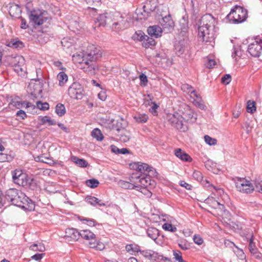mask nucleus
Here are the masks:
<instances>
[{
  "label": "nucleus",
  "mask_w": 262,
  "mask_h": 262,
  "mask_svg": "<svg viewBox=\"0 0 262 262\" xmlns=\"http://www.w3.org/2000/svg\"><path fill=\"white\" fill-rule=\"evenodd\" d=\"M101 56L100 50L94 45L89 46L85 52L73 55V60L79 64L80 68L85 73L94 75L98 70L96 61Z\"/></svg>",
  "instance_id": "nucleus-1"
},
{
  "label": "nucleus",
  "mask_w": 262,
  "mask_h": 262,
  "mask_svg": "<svg viewBox=\"0 0 262 262\" xmlns=\"http://www.w3.org/2000/svg\"><path fill=\"white\" fill-rule=\"evenodd\" d=\"M216 21L211 14L204 15L200 19L198 27V37L206 42L214 43Z\"/></svg>",
  "instance_id": "nucleus-2"
},
{
  "label": "nucleus",
  "mask_w": 262,
  "mask_h": 262,
  "mask_svg": "<svg viewBox=\"0 0 262 262\" xmlns=\"http://www.w3.org/2000/svg\"><path fill=\"white\" fill-rule=\"evenodd\" d=\"M6 199L12 204L27 210L31 211L34 208V204L23 192L14 188L7 190L5 192Z\"/></svg>",
  "instance_id": "nucleus-3"
},
{
  "label": "nucleus",
  "mask_w": 262,
  "mask_h": 262,
  "mask_svg": "<svg viewBox=\"0 0 262 262\" xmlns=\"http://www.w3.org/2000/svg\"><path fill=\"white\" fill-rule=\"evenodd\" d=\"M13 181L16 184L23 187L33 188V179L20 169H15L12 173Z\"/></svg>",
  "instance_id": "nucleus-4"
},
{
  "label": "nucleus",
  "mask_w": 262,
  "mask_h": 262,
  "mask_svg": "<svg viewBox=\"0 0 262 262\" xmlns=\"http://www.w3.org/2000/svg\"><path fill=\"white\" fill-rule=\"evenodd\" d=\"M247 11L242 7L236 6L232 9L227 17L230 22L241 23L244 21L247 17Z\"/></svg>",
  "instance_id": "nucleus-5"
},
{
  "label": "nucleus",
  "mask_w": 262,
  "mask_h": 262,
  "mask_svg": "<svg viewBox=\"0 0 262 262\" xmlns=\"http://www.w3.org/2000/svg\"><path fill=\"white\" fill-rule=\"evenodd\" d=\"M47 15V13L46 11L33 10L31 11L29 18L34 25L40 26L48 19Z\"/></svg>",
  "instance_id": "nucleus-6"
},
{
  "label": "nucleus",
  "mask_w": 262,
  "mask_h": 262,
  "mask_svg": "<svg viewBox=\"0 0 262 262\" xmlns=\"http://www.w3.org/2000/svg\"><path fill=\"white\" fill-rule=\"evenodd\" d=\"M248 52L253 57H258L262 53V38L256 37L249 45Z\"/></svg>",
  "instance_id": "nucleus-7"
},
{
  "label": "nucleus",
  "mask_w": 262,
  "mask_h": 262,
  "mask_svg": "<svg viewBox=\"0 0 262 262\" xmlns=\"http://www.w3.org/2000/svg\"><path fill=\"white\" fill-rule=\"evenodd\" d=\"M130 182L134 183L139 187H147L150 185H152L155 183L154 181L151 180L149 176H144L143 175L137 176L136 174H133L130 179Z\"/></svg>",
  "instance_id": "nucleus-8"
},
{
  "label": "nucleus",
  "mask_w": 262,
  "mask_h": 262,
  "mask_svg": "<svg viewBox=\"0 0 262 262\" xmlns=\"http://www.w3.org/2000/svg\"><path fill=\"white\" fill-rule=\"evenodd\" d=\"M235 185L237 190L242 193H250L255 189L250 181L244 178L238 179Z\"/></svg>",
  "instance_id": "nucleus-9"
},
{
  "label": "nucleus",
  "mask_w": 262,
  "mask_h": 262,
  "mask_svg": "<svg viewBox=\"0 0 262 262\" xmlns=\"http://www.w3.org/2000/svg\"><path fill=\"white\" fill-rule=\"evenodd\" d=\"M167 119L177 129L185 130L183 127V117L179 113L168 114L167 116Z\"/></svg>",
  "instance_id": "nucleus-10"
},
{
  "label": "nucleus",
  "mask_w": 262,
  "mask_h": 262,
  "mask_svg": "<svg viewBox=\"0 0 262 262\" xmlns=\"http://www.w3.org/2000/svg\"><path fill=\"white\" fill-rule=\"evenodd\" d=\"M138 39L142 42V46L145 48H151L156 45V41L151 36L145 35L143 32L140 31L137 33Z\"/></svg>",
  "instance_id": "nucleus-11"
},
{
  "label": "nucleus",
  "mask_w": 262,
  "mask_h": 262,
  "mask_svg": "<svg viewBox=\"0 0 262 262\" xmlns=\"http://www.w3.org/2000/svg\"><path fill=\"white\" fill-rule=\"evenodd\" d=\"M205 203L213 208H219L221 212H223L221 214V215H223V213L225 215H227L229 213V212L225 209L224 204L216 200L213 197H208L205 200Z\"/></svg>",
  "instance_id": "nucleus-12"
},
{
  "label": "nucleus",
  "mask_w": 262,
  "mask_h": 262,
  "mask_svg": "<svg viewBox=\"0 0 262 262\" xmlns=\"http://www.w3.org/2000/svg\"><path fill=\"white\" fill-rule=\"evenodd\" d=\"M68 94L71 98L76 99H81L83 95L80 85L77 83H73L69 88Z\"/></svg>",
  "instance_id": "nucleus-13"
},
{
  "label": "nucleus",
  "mask_w": 262,
  "mask_h": 262,
  "mask_svg": "<svg viewBox=\"0 0 262 262\" xmlns=\"http://www.w3.org/2000/svg\"><path fill=\"white\" fill-rule=\"evenodd\" d=\"M160 23L163 27V31L166 33L171 32L174 27V23L171 18L170 15L163 17L160 20Z\"/></svg>",
  "instance_id": "nucleus-14"
},
{
  "label": "nucleus",
  "mask_w": 262,
  "mask_h": 262,
  "mask_svg": "<svg viewBox=\"0 0 262 262\" xmlns=\"http://www.w3.org/2000/svg\"><path fill=\"white\" fill-rule=\"evenodd\" d=\"M113 14L111 13H105L99 15L97 18V21L99 23V26L104 27L106 25H111L113 23Z\"/></svg>",
  "instance_id": "nucleus-15"
},
{
  "label": "nucleus",
  "mask_w": 262,
  "mask_h": 262,
  "mask_svg": "<svg viewBox=\"0 0 262 262\" xmlns=\"http://www.w3.org/2000/svg\"><path fill=\"white\" fill-rule=\"evenodd\" d=\"M205 186L207 187L212 188L214 191H212V194H213L215 196L218 195L222 198L224 202L227 201L229 200L228 196L227 194L224 193V191L223 189L221 188H217L216 187L210 184L209 182L208 181H206Z\"/></svg>",
  "instance_id": "nucleus-16"
},
{
  "label": "nucleus",
  "mask_w": 262,
  "mask_h": 262,
  "mask_svg": "<svg viewBox=\"0 0 262 262\" xmlns=\"http://www.w3.org/2000/svg\"><path fill=\"white\" fill-rule=\"evenodd\" d=\"M28 89L31 95L35 98L38 97L42 92L41 86L39 82H31L28 85Z\"/></svg>",
  "instance_id": "nucleus-17"
},
{
  "label": "nucleus",
  "mask_w": 262,
  "mask_h": 262,
  "mask_svg": "<svg viewBox=\"0 0 262 262\" xmlns=\"http://www.w3.org/2000/svg\"><path fill=\"white\" fill-rule=\"evenodd\" d=\"M140 252L145 257L152 260H156L157 259H163L164 257L162 255H159L158 254L154 251L150 250H140Z\"/></svg>",
  "instance_id": "nucleus-18"
},
{
  "label": "nucleus",
  "mask_w": 262,
  "mask_h": 262,
  "mask_svg": "<svg viewBox=\"0 0 262 262\" xmlns=\"http://www.w3.org/2000/svg\"><path fill=\"white\" fill-rule=\"evenodd\" d=\"M163 31V30L157 25L150 26L147 29V32L151 37L158 38L161 37Z\"/></svg>",
  "instance_id": "nucleus-19"
},
{
  "label": "nucleus",
  "mask_w": 262,
  "mask_h": 262,
  "mask_svg": "<svg viewBox=\"0 0 262 262\" xmlns=\"http://www.w3.org/2000/svg\"><path fill=\"white\" fill-rule=\"evenodd\" d=\"M182 117H183V120H185L187 122H194L196 120V117L193 111L188 106H186L185 112L183 113Z\"/></svg>",
  "instance_id": "nucleus-20"
},
{
  "label": "nucleus",
  "mask_w": 262,
  "mask_h": 262,
  "mask_svg": "<svg viewBox=\"0 0 262 262\" xmlns=\"http://www.w3.org/2000/svg\"><path fill=\"white\" fill-rule=\"evenodd\" d=\"M9 105L12 107H14L17 109H20L23 107H25L26 108L30 107H34V106L30 102H26L25 101H20L16 100H12L10 103Z\"/></svg>",
  "instance_id": "nucleus-21"
},
{
  "label": "nucleus",
  "mask_w": 262,
  "mask_h": 262,
  "mask_svg": "<svg viewBox=\"0 0 262 262\" xmlns=\"http://www.w3.org/2000/svg\"><path fill=\"white\" fill-rule=\"evenodd\" d=\"M80 232L74 228H69L66 230L65 237L70 238L72 241H77L79 238Z\"/></svg>",
  "instance_id": "nucleus-22"
},
{
  "label": "nucleus",
  "mask_w": 262,
  "mask_h": 262,
  "mask_svg": "<svg viewBox=\"0 0 262 262\" xmlns=\"http://www.w3.org/2000/svg\"><path fill=\"white\" fill-rule=\"evenodd\" d=\"M175 156L183 161L191 162L192 158L181 148H178L175 150Z\"/></svg>",
  "instance_id": "nucleus-23"
},
{
  "label": "nucleus",
  "mask_w": 262,
  "mask_h": 262,
  "mask_svg": "<svg viewBox=\"0 0 262 262\" xmlns=\"http://www.w3.org/2000/svg\"><path fill=\"white\" fill-rule=\"evenodd\" d=\"M6 45L13 49H22L24 47V43L18 39H12L10 40H7Z\"/></svg>",
  "instance_id": "nucleus-24"
},
{
  "label": "nucleus",
  "mask_w": 262,
  "mask_h": 262,
  "mask_svg": "<svg viewBox=\"0 0 262 262\" xmlns=\"http://www.w3.org/2000/svg\"><path fill=\"white\" fill-rule=\"evenodd\" d=\"M9 61L12 66L24 65L25 59L20 55H16L14 57L11 56L9 58Z\"/></svg>",
  "instance_id": "nucleus-25"
},
{
  "label": "nucleus",
  "mask_w": 262,
  "mask_h": 262,
  "mask_svg": "<svg viewBox=\"0 0 262 262\" xmlns=\"http://www.w3.org/2000/svg\"><path fill=\"white\" fill-rule=\"evenodd\" d=\"M180 30L181 32L186 33L189 29L188 16L187 14L184 15L180 21Z\"/></svg>",
  "instance_id": "nucleus-26"
},
{
  "label": "nucleus",
  "mask_w": 262,
  "mask_h": 262,
  "mask_svg": "<svg viewBox=\"0 0 262 262\" xmlns=\"http://www.w3.org/2000/svg\"><path fill=\"white\" fill-rule=\"evenodd\" d=\"M85 201L88 203L93 206L97 205L99 206H105L106 205L101 200H99L98 198L93 196H87L85 198Z\"/></svg>",
  "instance_id": "nucleus-27"
},
{
  "label": "nucleus",
  "mask_w": 262,
  "mask_h": 262,
  "mask_svg": "<svg viewBox=\"0 0 262 262\" xmlns=\"http://www.w3.org/2000/svg\"><path fill=\"white\" fill-rule=\"evenodd\" d=\"M81 237L86 240H95V235L89 230H83L80 231L79 237Z\"/></svg>",
  "instance_id": "nucleus-28"
},
{
  "label": "nucleus",
  "mask_w": 262,
  "mask_h": 262,
  "mask_svg": "<svg viewBox=\"0 0 262 262\" xmlns=\"http://www.w3.org/2000/svg\"><path fill=\"white\" fill-rule=\"evenodd\" d=\"M186 48V42L184 41H181L175 45L176 54L178 56L183 54Z\"/></svg>",
  "instance_id": "nucleus-29"
},
{
  "label": "nucleus",
  "mask_w": 262,
  "mask_h": 262,
  "mask_svg": "<svg viewBox=\"0 0 262 262\" xmlns=\"http://www.w3.org/2000/svg\"><path fill=\"white\" fill-rule=\"evenodd\" d=\"M21 12L20 7L17 5H13L9 8V13L10 15L14 17H19Z\"/></svg>",
  "instance_id": "nucleus-30"
},
{
  "label": "nucleus",
  "mask_w": 262,
  "mask_h": 262,
  "mask_svg": "<svg viewBox=\"0 0 262 262\" xmlns=\"http://www.w3.org/2000/svg\"><path fill=\"white\" fill-rule=\"evenodd\" d=\"M71 161L80 167L84 168L88 165V163L86 160L83 159H79L76 156H72Z\"/></svg>",
  "instance_id": "nucleus-31"
},
{
  "label": "nucleus",
  "mask_w": 262,
  "mask_h": 262,
  "mask_svg": "<svg viewBox=\"0 0 262 262\" xmlns=\"http://www.w3.org/2000/svg\"><path fill=\"white\" fill-rule=\"evenodd\" d=\"M126 251L130 254H135L136 252L140 251V247L138 245L134 244H128L125 246Z\"/></svg>",
  "instance_id": "nucleus-32"
},
{
  "label": "nucleus",
  "mask_w": 262,
  "mask_h": 262,
  "mask_svg": "<svg viewBox=\"0 0 262 262\" xmlns=\"http://www.w3.org/2000/svg\"><path fill=\"white\" fill-rule=\"evenodd\" d=\"M120 186L124 189H133L136 188H139V186L136 185V184L133 182H128L124 181H121L119 183Z\"/></svg>",
  "instance_id": "nucleus-33"
},
{
  "label": "nucleus",
  "mask_w": 262,
  "mask_h": 262,
  "mask_svg": "<svg viewBox=\"0 0 262 262\" xmlns=\"http://www.w3.org/2000/svg\"><path fill=\"white\" fill-rule=\"evenodd\" d=\"M147 233L149 237L156 241L159 235V230L155 228H150L148 229Z\"/></svg>",
  "instance_id": "nucleus-34"
},
{
  "label": "nucleus",
  "mask_w": 262,
  "mask_h": 262,
  "mask_svg": "<svg viewBox=\"0 0 262 262\" xmlns=\"http://www.w3.org/2000/svg\"><path fill=\"white\" fill-rule=\"evenodd\" d=\"M57 78L59 81V84L62 86L68 81V77L64 72H61L57 75Z\"/></svg>",
  "instance_id": "nucleus-35"
},
{
  "label": "nucleus",
  "mask_w": 262,
  "mask_h": 262,
  "mask_svg": "<svg viewBox=\"0 0 262 262\" xmlns=\"http://www.w3.org/2000/svg\"><path fill=\"white\" fill-rule=\"evenodd\" d=\"M152 167L146 163H138L137 164V169L141 172L145 171L151 172Z\"/></svg>",
  "instance_id": "nucleus-36"
},
{
  "label": "nucleus",
  "mask_w": 262,
  "mask_h": 262,
  "mask_svg": "<svg viewBox=\"0 0 262 262\" xmlns=\"http://www.w3.org/2000/svg\"><path fill=\"white\" fill-rule=\"evenodd\" d=\"M91 136L95 138L97 141H102L103 139V136L101 133V130L96 128L94 129L91 132Z\"/></svg>",
  "instance_id": "nucleus-37"
},
{
  "label": "nucleus",
  "mask_w": 262,
  "mask_h": 262,
  "mask_svg": "<svg viewBox=\"0 0 262 262\" xmlns=\"http://www.w3.org/2000/svg\"><path fill=\"white\" fill-rule=\"evenodd\" d=\"M134 119L139 123H145L148 119V116L145 114H138L134 116Z\"/></svg>",
  "instance_id": "nucleus-38"
},
{
  "label": "nucleus",
  "mask_w": 262,
  "mask_h": 262,
  "mask_svg": "<svg viewBox=\"0 0 262 262\" xmlns=\"http://www.w3.org/2000/svg\"><path fill=\"white\" fill-rule=\"evenodd\" d=\"M55 112L59 117L63 116L66 112L64 105L61 103H58L55 107Z\"/></svg>",
  "instance_id": "nucleus-39"
},
{
  "label": "nucleus",
  "mask_w": 262,
  "mask_h": 262,
  "mask_svg": "<svg viewBox=\"0 0 262 262\" xmlns=\"http://www.w3.org/2000/svg\"><path fill=\"white\" fill-rule=\"evenodd\" d=\"M30 249L34 251H38L39 252H43L45 251L46 248L43 244L39 243L38 244H34L30 247Z\"/></svg>",
  "instance_id": "nucleus-40"
},
{
  "label": "nucleus",
  "mask_w": 262,
  "mask_h": 262,
  "mask_svg": "<svg viewBox=\"0 0 262 262\" xmlns=\"http://www.w3.org/2000/svg\"><path fill=\"white\" fill-rule=\"evenodd\" d=\"M246 238L249 241V251L252 250V249H255L256 248L255 246V244L253 242V235L252 232H249L246 235Z\"/></svg>",
  "instance_id": "nucleus-41"
},
{
  "label": "nucleus",
  "mask_w": 262,
  "mask_h": 262,
  "mask_svg": "<svg viewBox=\"0 0 262 262\" xmlns=\"http://www.w3.org/2000/svg\"><path fill=\"white\" fill-rule=\"evenodd\" d=\"M255 190L262 193V179L260 177L257 178L254 180Z\"/></svg>",
  "instance_id": "nucleus-42"
},
{
  "label": "nucleus",
  "mask_w": 262,
  "mask_h": 262,
  "mask_svg": "<svg viewBox=\"0 0 262 262\" xmlns=\"http://www.w3.org/2000/svg\"><path fill=\"white\" fill-rule=\"evenodd\" d=\"M247 111L250 113H253L256 111L255 102L252 100H249L247 102Z\"/></svg>",
  "instance_id": "nucleus-43"
},
{
  "label": "nucleus",
  "mask_w": 262,
  "mask_h": 262,
  "mask_svg": "<svg viewBox=\"0 0 262 262\" xmlns=\"http://www.w3.org/2000/svg\"><path fill=\"white\" fill-rule=\"evenodd\" d=\"M233 50V51L232 53L233 58H235L236 60L237 57H241L242 56V51L239 47H234Z\"/></svg>",
  "instance_id": "nucleus-44"
},
{
  "label": "nucleus",
  "mask_w": 262,
  "mask_h": 262,
  "mask_svg": "<svg viewBox=\"0 0 262 262\" xmlns=\"http://www.w3.org/2000/svg\"><path fill=\"white\" fill-rule=\"evenodd\" d=\"M162 228L165 231L174 232L177 230V228L171 224L165 223L162 225Z\"/></svg>",
  "instance_id": "nucleus-45"
},
{
  "label": "nucleus",
  "mask_w": 262,
  "mask_h": 262,
  "mask_svg": "<svg viewBox=\"0 0 262 262\" xmlns=\"http://www.w3.org/2000/svg\"><path fill=\"white\" fill-rule=\"evenodd\" d=\"M99 183V181L97 180L94 179H90L86 181V185L92 188L97 187Z\"/></svg>",
  "instance_id": "nucleus-46"
},
{
  "label": "nucleus",
  "mask_w": 262,
  "mask_h": 262,
  "mask_svg": "<svg viewBox=\"0 0 262 262\" xmlns=\"http://www.w3.org/2000/svg\"><path fill=\"white\" fill-rule=\"evenodd\" d=\"M36 107L41 110L45 111L49 108V104L47 102L42 103L41 101H37Z\"/></svg>",
  "instance_id": "nucleus-47"
},
{
  "label": "nucleus",
  "mask_w": 262,
  "mask_h": 262,
  "mask_svg": "<svg viewBox=\"0 0 262 262\" xmlns=\"http://www.w3.org/2000/svg\"><path fill=\"white\" fill-rule=\"evenodd\" d=\"M204 139L206 143L209 145H214L217 142V140L215 138H212L208 135L205 136Z\"/></svg>",
  "instance_id": "nucleus-48"
},
{
  "label": "nucleus",
  "mask_w": 262,
  "mask_h": 262,
  "mask_svg": "<svg viewBox=\"0 0 262 262\" xmlns=\"http://www.w3.org/2000/svg\"><path fill=\"white\" fill-rule=\"evenodd\" d=\"M124 21L121 19V21H117L112 23V27L113 29L117 30V29H122L123 28V24Z\"/></svg>",
  "instance_id": "nucleus-49"
},
{
  "label": "nucleus",
  "mask_w": 262,
  "mask_h": 262,
  "mask_svg": "<svg viewBox=\"0 0 262 262\" xmlns=\"http://www.w3.org/2000/svg\"><path fill=\"white\" fill-rule=\"evenodd\" d=\"M145 7V6H144L143 7V9H144V14L141 12L140 10H139L138 9L136 10V13L137 14V15H138L139 13H141V15H143V17H142L141 16H138V19H145L148 17V13L146 12V11L144 10Z\"/></svg>",
  "instance_id": "nucleus-50"
},
{
  "label": "nucleus",
  "mask_w": 262,
  "mask_h": 262,
  "mask_svg": "<svg viewBox=\"0 0 262 262\" xmlns=\"http://www.w3.org/2000/svg\"><path fill=\"white\" fill-rule=\"evenodd\" d=\"M16 116L18 118V120H25L27 118V115L26 112L21 110H20L16 112Z\"/></svg>",
  "instance_id": "nucleus-51"
},
{
  "label": "nucleus",
  "mask_w": 262,
  "mask_h": 262,
  "mask_svg": "<svg viewBox=\"0 0 262 262\" xmlns=\"http://www.w3.org/2000/svg\"><path fill=\"white\" fill-rule=\"evenodd\" d=\"M234 252L239 259H243L245 258V255L243 251L237 247H236V250H234Z\"/></svg>",
  "instance_id": "nucleus-52"
},
{
  "label": "nucleus",
  "mask_w": 262,
  "mask_h": 262,
  "mask_svg": "<svg viewBox=\"0 0 262 262\" xmlns=\"http://www.w3.org/2000/svg\"><path fill=\"white\" fill-rule=\"evenodd\" d=\"M139 189H137L140 191L144 195H146L147 197H150L151 196V192L149 190L147 187H139Z\"/></svg>",
  "instance_id": "nucleus-53"
},
{
  "label": "nucleus",
  "mask_w": 262,
  "mask_h": 262,
  "mask_svg": "<svg viewBox=\"0 0 262 262\" xmlns=\"http://www.w3.org/2000/svg\"><path fill=\"white\" fill-rule=\"evenodd\" d=\"M173 256L176 260H177L178 262H186L183 259L181 252L179 251H174Z\"/></svg>",
  "instance_id": "nucleus-54"
},
{
  "label": "nucleus",
  "mask_w": 262,
  "mask_h": 262,
  "mask_svg": "<svg viewBox=\"0 0 262 262\" xmlns=\"http://www.w3.org/2000/svg\"><path fill=\"white\" fill-rule=\"evenodd\" d=\"M193 242L198 245H201L203 243V239L199 235H194L193 237Z\"/></svg>",
  "instance_id": "nucleus-55"
},
{
  "label": "nucleus",
  "mask_w": 262,
  "mask_h": 262,
  "mask_svg": "<svg viewBox=\"0 0 262 262\" xmlns=\"http://www.w3.org/2000/svg\"><path fill=\"white\" fill-rule=\"evenodd\" d=\"M193 177L198 181L202 180L203 176L200 171L195 170L193 173Z\"/></svg>",
  "instance_id": "nucleus-56"
},
{
  "label": "nucleus",
  "mask_w": 262,
  "mask_h": 262,
  "mask_svg": "<svg viewBox=\"0 0 262 262\" xmlns=\"http://www.w3.org/2000/svg\"><path fill=\"white\" fill-rule=\"evenodd\" d=\"M181 89L183 91L190 93V92L191 91V90L193 89V88L186 83L183 84L181 86Z\"/></svg>",
  "instance_id": "nucleus-57"
},
{
  "label": "nucleus",
  "mask_w": 262,
  "mask_h": 262,
  "mask_svg": "<svg viewBox=\"0 0 262 262\" xmlns=\"http://www.w3.org/2000/svg\"><path fill=\"white\" fill-rule=\"evenodd\" d=\"M61 43L62 46L68 48L71 46L73 42L72 41H69L68 38H64L61 40Z\"/></svg>",
  "instance_id": "nucleus-58"
},
{
  "label": "nucleus",
  "mask_w": 262,
  "mask_h": 262,
  "mask_svg": "<svg viewBox=\"0 0 262 262\" xmlns=\"http://www.w3.org/2000/svg\"><path fill=\"white\" fill-rule=\"evenodd\" d=\"M231 80V77L229 74H226L222 78V82L225 84L230 83Z\"/></svg>",
  "instance_id": "nucleus-59"
},
{
  "label": "nucleus",
  "mask_w": 262,
  "mask_h": 262,
  "mask_svg": "<svg viewBox=\"0 0 262 262\" xmlns=\"http://www.w3.org/2000/svg\"><path fill=\"white\" fill-rule=\"evenodd\" d=\"M79 219L81 221H86L87 225L89 226H94L95 225V222L94 220L83 217H79Z\"/></svg>",
  "instance_id": "nucleus-60"
},
{
  "label": "nucleus",
  "mask_w": 262,
  "mask_h": 262,
  "mask_svg": "<svg viewBox=\"0 0 262 262\" xmlns=\"http://www.w3.org/2000/svg\"><path fill=\"white\" fill-rule=\"evenodd\" d=\"M179 184L181 186L185 188L187 190H191L192 188V186L184 181H180Z\"/></svg>",
  "instance_id": "nucleus-61"
},
{
  "label": "nucleus",
  "mask_w": 262,
  "mask_h": 262,
  "mask_svg": "<svg viewBox=\"0 0 262 262\" xmlns=\"http://www.w3.org/2000/svg\"><path fill=\"white\" fill-rule=\"evenodd\" d=\"M90 247H91V248H98V249H99V250H102L104 248V246L103 244H97L95 242H93V243L90 242Z\"/></svg>",
  "instance_id": "nucleus-62"
},
{
  "label": "nucleus",
  "mask_w": 262,
  "mask_h": 262,
  "mask_svg": "<svg viewBox=\"0 0 262 262\" xmlns=\"http://www.w3.org/2000/svg\"><path fill=\"white\" fill-rule=\"evenodd\" d=\"M178 245L182 250H186L189 249V245L185 241H181Z\"/></svg>",
  "instance_id": "nucleus-63"
},
{
  "label": "nucleus",
  "mask_w": 262,
  "mask_h": 262,
  "mask_svg": "<svg viewBox=\"0 0 262 262\" xmlns=\"http://www.w3.org/2000/svg\"><path fill=\"white\" fill-rule=\"evenodd\" d=\"M224 244H225V246L226 247H229V248H233V247H237L234 243H233L232 242L228 240V239H225V241H224Z\"/></svg>",
  "instance_id": "nucleus-64"
}]
</instances>
